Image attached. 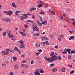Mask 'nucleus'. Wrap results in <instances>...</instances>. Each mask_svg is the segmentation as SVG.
<instances>
[{"instance_id": "2eb2a0df", "label": "nucleus", "mask_w": 75, "mask_h": 75, "mask_svg": "<svg viewBox=\"0 0 75 75\" xmlns=\"http://www.w3.org/2000/svg\"><path fill=\"white\" fill-rule=\"evenodd\" d=\"M25 16L26 18L27 19L28 17V16H31V14L30 13L25 14Z\"/></svg>"}, {"instance_id": "4d7b16f0", "label": "nucleus", "mask_w": 75, "mask_h": 75, "mask_svg": "<svg viewBox=\"0 0 75 75\" xmlns=\"http://www.w3.org/2000/svg\"><path fill=\"white\" fill-rule=\"evenodd\" d=\"M40 20L41 21H42V17H41L40 16Z\"/></svg>"}, {"instance_id": "338daca9", "label": "nucleus", "mask_w": 75, "mask_h": 75, "mask_svg": "<svg viewBox=\"0 0 75 75\" xmlns=\"http://www.w3.org/2000/svg\"><path fill=\"white\" fill-rule=\"evenodd\" d=\"M14 50H10V52H12V53H13V52H14Z\"/></svg>"}, {"instance_id": "5701e85b", "label": "nucleus", "mask_w": 75, "mask_h": 75, "mask_svg": "<svg viewBox=\"0 0 75 75\" xmlns=\"http://www.w3.org/2000/svg\"><path fill=\"white\" fill-rule=\"evenodd\" d=\"M40 69L41 70L40 71V73H41L42 74H44V70H43V69Z\"/></svg>"}, {"instance_id": "c85d7f7f", "label": "nucleus", "mask_w": 75, "mask_h": 75, "mask_svg": "<svg viewBox=\"0 0 75 75\" xmlns=\"http://www.w3.org/2000/svg\"><path fill=\"white\" fill-rule=\"evenodd\" d=\"M74 72H75V71L74 70H72L70 72V74H74Z\"/></svg>"}, {"instance_id": "0e129e2a", "label": "nucleus", "mask_w": 75, "mask_h": 75, "mask_svg": "<svg viewBox=\"0 0 75 75\" xmlns=\"http://www.w3.org/2000/svg\"><path fill=\"white\" fill-rule=\"evenodd\" d=\"M15 30L17 31V30H18V28H15Z\"/></svg>"}, {"instance_id": "393cba45", "label": "nucleus", "mask_w": 75, "mask_h": 75, "mask_svg": "<svg viewBox=\"0 0 75 75\" xmlns=\"http://www.w3.org/2000/svg\"><path fill=\"white\" fill-rule=\"evenodd\" d=\"M2 35L3 36H5L6 35V32H3Z\"/></svg>"}, {"instance_id": "4468645a", "label": "nucleus", "mask_w": 75, "mask_h": 75, "mask_svg": "<svg viewBox=\"0 0 75 75\" xmlns=\"http://www.w3.org/2000/svg\"><path fill=\"white\" fill-rule=\"evenodd\" d=\"M6 22H8L10 24H11V22L10 21V20L8 18H6Z\"/></svg>"}, {"instance_id": "603ef678", "label": "nucleus", "mask_w": 75, "mask_h": 75, "mask_svg": "<svg viewBox=\"0 0 75 75\" xmlns=\"http://www.w3.org/2000/svg\"><path fill=\"white\" fill-rule=\"evenodd\" d=\"M30 63L31 64H33L34 63V61L32 60L30 62Z\"/></svg>"}, {"instance_id": "ddd939ff", "label": "nucleus", "mask_w": 75, "mask_h": 75, "mask_svg": "<svg viewBox=\"0 0 75 75\" xmlns=\"http://www.w3.org/2000/svg\"><path fill=\"white\" fill-rule=\"evenodd\" d=\"M20 47L21 49L23 48L24 50H25V47L23 45H21L19 46Z\"/></svg>"}, {"instance_id": "bb28decb", "label": "nucleus", "mask_w": 75, "mask_h": 75, "mask_svg": "<svg viewBox=\"0 0 75 75\" xmlns=\"http://www.w3.org/2000/svg\"><path fill=\"white\" fill-rule=\"evenodd\" d=\"M55 65V64H51L50 65V67L52 68L53 66H54Z\"/></svg>"}, {"instance_id": "79ce46f5", "label": "nucleus", "mask_w": 75, "mask_h": 75, "mask_svg": "<svg viewBox=\"0 0 75 75\" xmlns=\"http://www.w3.org/2000/svg\"><path fill=\"white\" fill-rule=\"evenodd\" d=\"M5 52H6V54L7 55L9 54V53H8V52L7 51L6 52L5 51Z\"/></svg>"}, {"instance_id": "13d9d810", "label": "nucleus", "mask_w": 75, "mask_h": 75, "mask_svg": "<svg viewBox=\"0 0 75 75\" xmlns=\"http://www.w3.org/2000/svg\"><path fill=\"white\" fill-rule=\"evenodd\" d=\"M73 25L75 26V21H74L73 22Z\"/></svg>"}, {"instance_id": "6e6d98bb", "label": "nucleus", "mask_w": 75, "mask_h": 75, "mask_svg": "<svg viewBox=\"0 0 75 75\" xmlns=\"http://www.w3.org/2000/svg\"><path fill=\"white\" fill-rule=\"evenodd\" d=\"M38 51L40 52H42V50H41V49L39 50Z\"/></svg>"}, {"instance_id": "774afa93", "label": "nucleus", "mask_w": 75, "mask_h": 75, "mask_svg": "<svg viewBox=\"0 0 75 75\" xmlns=\"http://www.w3.org/2000/svg\"><path fill=\"white\" fill-rule=\"evenodd\" d=\"M10 75H13V72H11Z\"/></svg>"}, {"instance_id": "c03bdc74", "label": "nucleus", "mask_w": 75, "mask_h": 75, "mask_svg": "<svg viewBox=\"0 0 75 75\" xmlns=\"http://www.w3.org/2000/svg\"><path fill=\"white\" fill-rule=\"evenodd\" d=\"M30 11H33V8H30L29 9Z\"/></svg>"}, {"instance_id": "680f3d73", "label": "nucleus", "mask_w": 75, "mask_h": 75, "mask_svg": "<svg viewBox=\"0 0 75 75\" xmlns=\"http://www.w3.org/2000/svg\"><path fill=\"white\" fill-rule=\"evenodd\" d=\"M58 40H59L60 41H61V38H58Z\"/></svg>"}, {"instance_id": "20e7f679", "label": "nucleus", "mask_w": 75, "mask_h": 75, "mask_svg": "<svg viewBox=\"0 0 75 75\" xmlns=\"http://www.w3.org/2000/svg\"><path fill=\"white\" fill-rule=\"evenodd\" d=\"M14 50H15V51H18L19 53V55H21V52H20V50H19L18 49V48H17V47H15Z\"/></svg>"}, {"instance_id": "1a4fd4ad", "label": "nucleus", "mask_w": 75, "mask_h": 75, "mask_svg": "<svg viewBox=\"0 0 75 75\" xmlns=\"http://www.w3.org/2000/svg\"><path fill=\"white\" fill-rule=\"evenodd\" d=\"M67 49H65L64 51L62 52V54H67Z\"/></svg>"}, {"instance_id": "c756f323", "label": "nucleus", "mask_w": 75, "mask_h": 75, "mask_svg": "<svg viewBox=\"0 0 75 75\" xmlns=\"http://www.w3.org/2000/svg\"><path fill=\"white\" fill-rule=\"evenodd\" d=\"M38 7H39V8L41 7H42V4H40L38 5Z\"/></svg>"}, {"instance_id": "864d4df0", "label": "nucleus", "mask_w": 75, "mask_h": 75, "mask_svg": "<svg viewBox=\"0 0 75 75\" xmlns=\"http://www.w3.org/2000/svg\"><path fill=\"white\" fill-rule=\"evenodd\" d=\"M53 11H54V10L53 9L52 10V11H49V12H50V13H53Z\"/></svg>"}, {"instance_id": "e433bc0d", "label": "nucleus", "mask_w": 75, "mask_h": 75, "mask_svg": "<svg viewBox=\"0 0 75 75\" xmlns=\"http://www.w3.org/2000/svg\"><path fill=\"white\" fill-rule=\"evenodd\" d=\"M6 52L7 51V52H9V51H10V50L9 49H6Z\"/></svg>"}, {"instance_id": "f03ea898", "label": "nucleus", "mask_w": 75, "mask_h": 75, "mask_svg": "<svg viewBox=\"0 0 75 75\" xmlns=\"http://www.w3.org/2000/svg\"><path fill=\"white\" fill-rule=\"evenodd\" d=\"M33 31H40L39 28L37 27V24L35 23L33 24Z\"/></svg>"}, {"instance_id": "2f4dec72", "label": "nucleus", "mask_w": 75, "mask_h": 75, "mask_svg": "<svg viewBox=\"0 0 75 75\" xmlns=\"http://www.w3.org/2000/svg\"><path fill=\"white\" fill-rule=\"evenodd\" d=\"M74 53H75V50H72L71 51V54H74Z\"/></svg>"}, {"instance_id": "6ab92c4d", "label": "nucleus", "mask_w": 75, "mask_h": 75, "mask_svg": "<svg viewBox=\"0 0 75 75\" xmlns=\"http://www.w3.org/2000/svg\"><path fill=\"white\" fill-rule=\"evenodd\" d=\"M20 33L21 34V35H23V36H24V35L25 36V35H26V34L23 32H20Z\"/></svg>"}, {"instance_id": "4c0bfd02", "label": "nucleus", "mask_w": 75, "mask_h": 75, "mask_svg": "<svg viewBox=\"0 0 75 75\" xmlns=\"http://www.w3.org/2000/svg\"><path fill=\"white\" fill-rule=\"evenodd\" d=\"M41 43L42 44L43 46H45V42H41Z\"/></svg>"}, {"instance_id": "412c9836", "label": "nucleus", "mask_w": 75, "mask_h": 75, "mask_svg": "<svg viewBox=\"0 0 75 75\" xmlns=\"http://www.w3.org/2000/svg\"><path fill=\"white\" fill-rule=\"evenodd\" d=\"M57 71V68H54L52 69V71L53 72H56Z\"/></svg>"}, {"instance_id": "09e8293b", "label": "nucleus", "mask_w": 75, "mask_h": 75, "mask_svg": "<svg viewBox=\"0 0 75 75\" xmlns=\"http://www.w3.org/2000/svg\"><path fill=\"white\" fill-rule=\"evenodd\" d=\"M21 44L22 45H23L24 44V41H22L21 42Z\"/></svg>"}, {"instance_id": "72a5a7b5", "label": "nucleus", "mask_w": 75, "mask_h": 75, "mask_svg": "<svg viewBox=\"0 0 75 75\" xmlns=\"http://www.w3.org/2000/svg\"><path fill=\"white\" fill-rule=\"evenodd\" d=\"M40 33H38L37 34H34V35H36V36H39L40 35Z\"/></svg>"}, {"instance_id": "a878e982", "label": "nucleus", "mask_w": 75, "mask_h": 75, "mask_svg": "<svg viewBox=\"0 0 75 75\" xmlns=\"http://www.w3.org/2000/svg\"><path fill=\"white\" fill-rule=\"evenodd\" d=\"M71 55H68V59L70 60L71 58Z\"/></svg>"}, {"instance_id": "bf43d9fd", "label": "nucleus", "mask_w": 75, "mask_h": 75, "mask_svg": "<svg viewBox=\"0 0 75 75\" xmlns=\"http://www.w3.org/2000/svg\"><path fill=\"white\" fill-rule=\"evenodd\" d=\"M24 27H25V28H27V27H28V26L27 25H25Z\"/></svg>"}, {"instance_id": "473e14b6", "label": "nucleus", "mask_w": 75, "mask_h": 75, "mask_svg": "<svg viewBox=\"0 0 75 75\" xmlns=\"http://www.w3.org/2000/svg\"><path fill=\"white\" fill-rule=\"evenodd\" d=\"M58 59L59 60H60L61 59H62V57H61V56H59L58 57Z\"/></svg>"}, {"instance_id": "8fccbe9b", "label": "nucleus", "mask_w": 75, "mask_h": 75, "mask_svg": "<svg viewBox=\"0 0 75 75\" xmlns=\"http://www.w3.org/2000/svg\"><path fill=\"white\" fill-rule=\"evenodd\" d=\"M11 40L15 41H16V39L15 38H12L11 39Z\"/></svg>"}, {"instance_id": "a211bd4d", "label": "nucleus", "mask_w": 75, "mask_h": 75, "mask_svg": "<svg viewBox=\"0 0 75 75\" xmlns=\"http://www.w3.org/2000/svg\"><path fill=\"white\" fill-rule=\"evenodd\" d=\"M35 46L37 48H38V47H40V43H36L35 44Z\"/></svg>"}, {"instance_id": "4be33fe9", "label": "nucleus", "mask_w": 75, "mask_h": 75, "mask_svg": "<svg viewBox=\"0 0 75 75\" xmlns=\"http://www.w3.org/2000/svg\"><path fill=\"white\" fill-rule=\"evenodd\" d=\"M13 59L14 62H16V61H17V58L15 57H13Z\"/></svg>"}, {"instance_id": "3c124183", "label": "nucleus", "mask_w": 75, "mask_h": 75, "mask_svg": "<svg viewBox=\"0 0 75 75\" xmlns=\"http://www.w3.org/2000/svg\"><path fill=\"white\" fill-rule=\"evenodd\" d=\"M68 66H69V67H70V68H72V65H71L70 64H69Z\"/></svg>"}, {"instance_id": "cd10ccee", "label": "nucleus", "mask_w": 75, "mask_h": 75, "mask_svg": "<svg viewBox=\"0 0 75 75\" xmlns=\"http://www.w3.org/2000/svg\"><path fill=\"white\" fill-rule=\"evenodd\" d=\"M60 37L62 38H64V35L63 34H61L60 35Z\"/></svg>"}, {"instance_id": "dca6fc26", "label": "nucleus", "mask_w": 75, "mask_h": 75, "mask_svg": "<svg viewBox=\"0 0 75 75\" xmlns=\"http://www.w3.org/2000/svg\"><path fill=\"white\" fill-rule=\"evenodd\" d=\"M67 52L69 54H71V49H67Z\"/></svg>"}, {"instance_id": "b1692460", "label": "nucleus", "mask_w": 75, "mask_h": 75, "mask_svg": "<svg viewBox=\"0 0 75 75\" xmlns=\"http://www.w3.org/2000/svg\"><path fill=\"white\" fill-rule=\"evenodd\" d=\"M20 11H16L15 13H16L15 14V16H17L18 15V13H21Z\"/></svg>"}, {"instance_id": "de8ad7c7", "label": "nucleus", "mask_w": 75, "mask_h": 75, "mask_svg": "<svg viewBox=\"0 0 75 75\" xmlns=\"http://www.w3.org/2000/svg\"><path fill=\"white\" fill-rule=\"evenodd\" d=\"M25 65L22 64L21 65V67H24Z\"/></svg>"}, {"instance_id": "7ed1b4c3", "label": "nucleus", "mask_w": 75, "mask_h": 75, "mask_svg": "<svg viewBox=\"0 0 75 75\" xmlns=\"http://www.w3.org/2000/svg\"><path fill=\"white\" fill-rule=\"evenodd\" d=\"M7 33H8V35L9 38H13L14 37V35H11V31H10V30H7Z\"/></svg>"}, {"instance_id": "37998d69", "label": "nucleus", "mask_w": 75, "mask_h": 75, "mask_svg": "<svg viewBox=\"0 0 75 75\" xmlns=\"http://www.w3.org/2000/svg\"><path fill=\"white\" fill-rule=\"evenodd\" d=\"M40 14H45V13L43 11H41Z\"/></svg>"}, {"instance_id": "9b49d317", "label": "nucleus", "mask_w": 75, "mask_h": 75, "mask_svg": "<svg viewBox=\"0 0 75 75\" xmlns=\"http://www.w3.org/2000/svg\"><path fill=\"white\" fill-rule=\"evenodd\" d=\"M11 6L13 7H15V8H16V7H17V5H16V4L14 2L12 4Z\"/></svg>"}, {"instance_id": "e2e57ef3", "label": "nucleus", "mask_w": 75, "mask_h": 75, "mask_svg": "<svg viewBox=\"0 0 75 75\" xmlns=\"http://www.w3.org/2000/svg\"><path fill=\"white\" fill-rule=\"evenodd\" d=\"M31 21L30 20H28L27 21V22H28L29 23H31Z\"/></svg>"}, {"instance_id": "052dcab7", "label": "nucleus", "mask_w": 75, "mask_h": 75, "mask_svg": "<svg viewBox=\"0 0 75 75\" xmlns=\"http://www.w3.org/2000/svg\"><path fill=\"white\" fill-rule=\"evenodd\" d=\"M32 8V9L33 10H36V8Z\"/></svg>"}, {"instance_id": "f8f14e48", "label": "nucleus", "mask_w": 75, "mask_h": 75, "mask_svg": "<svg viewBox=\"0 0 75 75\" xmlns=\"http://www.w3.org/2000/svg\"><path fill=\"white\" fill-rule=\"evenodd\" d=\"M47 23V21L46 20H45L42 22V24H43V25H46Z\"/></svg>"}, {"instance_id": "9d476101", "label": "nucleus", "mask_w": 75, "mask_h": 75, "mask_svg": "<svg viewBox=\"0 0 75 75\" xmlns=\"http://www.w3.org/2000/svg\"><path fill=\"white\" fill-rule=\"evenodd\" d=\"M14 68L15 69H18V66H17V64H15Z\"/></svg>"}, {"instance_id": "49530a36", "label": "nucleus", "mask_w": 75, "mask_h": 75, "mask_svg": "<svg viewBox=\"0 0 75 75\" xmlns=\"http://www.w3.org/2000/svg\"><path fill=\"white\" fill-rule=\"evenodd\" d=\"M25 68H28V65H25Z\"/></svg>"}, {"instance_id": "ea45409f", "label": "nucleus", "mask_w": 75, "mask_h": 75, "mask_svg": "<svg viewBox=\"0 0 75 75\" xmlns=\"http://www.w3.org/2000/svg\"><path fill=\"white\" fill-rule=\"evenodd\" d=\"M39 3L40 4H42V3H43L41 1H38Z\"/></svg>"}, {"instance_id": "a19ab883", "label": "nucleus", "mask_w": 75, "mask_h": 75, "mask_svg": "<svg viewBox=\"0 0 75 75\" xmlns=\"http://www.w3.org/2000/svg\"><path fill=\"white\" fill-rule=\"evenodd\" d=\"M40 52H37L36 53V55H37L38 56L39 55H40Z\"/></svg>"}, {"instance_id": "58836bf2", "label": "nucleus", "mask_w": 75, "mask_h": 75, "mask_svg": "<svg viewBox=\"0 0 75 75\" xmlns=\"http://www.w3.org/2000/svg\"><path fill=\"white\" fill-rule=\"evenodd\" d=\"M65 19L66 20H67V21H69V19H68V18H67L65 17Z\"/></svg>"}, {"instance_id": "423d86ee", "label": "nucleus", "mask_w": 75, "mask_h": 75, "mask_svg": "<svg viewBox=\"0 0 75 75\" xmlns=\"http://www.w3.org/2000/svg\"><path fill=\"white\" fill-rule=\"evenodd\" d=\"M13 13V12L12 11H9L8 12L7 15H9L10 16H11L12 15Z\"/></svg>"}, {"instance_id": "aec40b11", "label": "nucleus", "mask_w": 75, "mask_h": 75, "mask_svg": "<svg viewBox=\"0 0 75 75\" xmlns=\"http://www.w3.org/2000/svg\"><path fill=\"white\" fill-rule=\"evenodd\" d=\"M1 53L3 55H6V51H2Z\"/></svg>"}, {"instance_id": "69168bd1", "label": "nucleus", "mask_w": 75, "mask_h": 75, "mask_svg": "<svg viewBox=\"0 0 75 75\" xmlns=\"http://www.w3.org/2000/svg\"><path fill=\"white\" fill-rule=\"evenodd\" d=\"M26 60H24L22 62L23 63H25V62H26Z\"/></svg>"}, {"instance_id": "5fc2aeb1", "label": "nucleus", "mask_w": 75, "mask_h": 75, "mask_svg": "<svg viewBox=\"0 0 75 75\" xmlns=\"http://www.w3.org/2000/svg\"><path fill=\"white\" fill-rule=\"evenodd\" d=\"M58 47L57 45H56L54 47L55 48H56V49H57L58 48Z\"/></svg>"}, {"instance_id": "f3484780", "label": "nucleus", "mask_w": 75, "mask_h": 75, "mask_svg": "<svg viewBox=\"0 0 75 75\" xmlns=\"http://www.w3.org/2000/svg\"><path fill=\"white\" fill-rule=\"evenodd\" d=\"M66 69H65V67H63L62 69V72H65V70Z\"/></svg>"}, {"instance_id": "f704fd0d", "label": "nucleus", "mask_w": 75, "mask_h": 75, "mask_svg": "<svg viewBox=\"0 0 75 75\" xmlns=\"http://www.w3.org/2000/svg\"><path fill=\"white\" fill-rule=\"evenodd\" d=\"M59 17H60V18H61V19L62 20H64V18H63V17H62V16H59Z\"/></svg>"}, {"instance_id": "f257e3e1", "label": "nucleus", "mask_w": 75, "mask_h": 75, "mask_svg": "<svg viewBox=\"0 0 75 75\" xmlns=\"http://www.w3.org/2000/svg\"><path fill=\"white\" fill-rule=\"evenodd\" d=\"M51 54H50V56L52 57L51 58H47V56H45L44 57V59H46V61H47L48 62H53L54 61H57V60L58 57L56 56V55H55L54 52H52Z\"/></svg>"}, {"instance_id": "0eeeda50", "label": "nucleus", "mask_w": 75, "mask_h": 75, "mask_svg": "<svg viewBox=\"0 0 75 75\" xmlns=\"http://www.w3.org/2000/svg\"><path fill=\"white\" fill-rule=\"evenodd\" d=\"M20 19L21 20H24V19H27V18L25 16H21V17L20 18Z\"/></svg>"}, {"instance_id": "c9c22d12", "label": "nucleus", "mask_w": 75, "mask_h": 75, "mask_svg": "<svg viewBox=\"0 0 75 75\" xmlns=\"http://www.w3.org/2000/svg\"><path fill=\"white\" fill-rule=\"evenodd\" d=\"M2 66H3V67H6V66H7V65L5 63H4V64H2Z\"/></svg>"}, {"instance_id": "39448f33", "label": "nucleus", "mask_w": 75, "mask_h": 75, "mask_svg": "<svg viewBox=\"0 0 75 75\" xmlns=\"http://www.w3.org/2000/svg\"><path fill=\"white\" fill-rule=\"evenodd\" d=\"M40 71L37 70L35 72H34L35 75H40V73H39Z\"/></svg>"}, {"instance_id": "a18cd8bd", "label": "nucleus", "mask_w": 75, "mask_h": 75, "mask_svg": "<svg viewBox=\"0 0 75 75\" xmlns=\"http://www.w3.org/2000/svg\"><path fill=\"white\" fill-rule=\"evenodd\" d=\"M21 58H24L25 57V55L24 54H22L21 55Z\"/></svg>"}, {"instance_id": "6e6552de", "label": "nucleus", "mask_w": 75, "mask_h": 75, "mask_svg": "<svg viewBox=\"0 0 75 75\" xmlns=\"http://www.w3.org/2000/svg\"><path fill=\"white\" fill-rule=\"evenodd\" d=\"M42 41H45V40H46V41H48V39H47L46 37H44L41 38Z\"/></svg>"}, {"instance_id": "7c9ffc66", "label": "nucleus", "mask_w": 75, "mask_h": 75, "mask_svg": "<svg viewBox=\"0 0 75 75\" xmlns=\"http://www.w3.org/2000/svg\"><path fill=\"white\" fill-rule=\"evenodd\" d=\"M45 42L46 45H50V44L48 43V41Z\"/></svg>"}]
</instances>
